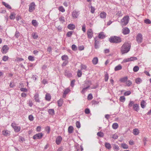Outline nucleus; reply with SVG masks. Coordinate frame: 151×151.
Listing matches in <instances>:
<instances>
[{"instance_id": "de8ad7c7", "label": "nucleus", "mask_w": 151, "mask_h": 151, "mask_svg": "<svg viewBox=\"0 0 151 151\" xmlns=\"http://www.w3.org/2000/svg\"><path fill=\"white\" fill-rule=\"evenodd\" d=\"M127 77H125L124 78H122L120 79V81L121 82H124L127 81Z\"/></svg>"}, {"instance_id": "393cba45", "label": "nucleus", "mask_w": 151, "mask_h": 151, "mask_svg": "<svg viewBox=\"0 0 151 151\" xmlns=\"http://www.w3.org/2000/svg\"><path fill=\"white\" fill-rule=\"evenodd\" d=\"M105 146V147L108 150L110 149L111 147V144L108 142H106Z\"/></svg>"}, {"instance_id": "4468645a", "label": "nucleus", "mask_w": 151, "mask_h": 151, "mask_svg": "<svg viewBox=\"0 0 151 151\" xmlns=\"http://www.w3.org/2000/svg\"><path fill=\"white\" fill-rule=\"evenodd\" d=\"M3 135L5 136H9L10 134V132L7 130H4L2 131Z\"/></svg>"}, {"instance_id": "9d476101", "label": "nucleus", "mask_w": 151, "mask_h": 151, "mask_svg": "<svg viewBox=\"0 0 151 151\" xmlns=\"http://www.w3.org/2000/svg\"><path fill=\"white\" fill-rule=\"evenodd\" d=\"M91 85V83L90 81H86L83 84V87L89 88Z\"/></svg>"}, {"instance_id": "3c124183", "label": "nucleus", "mask_w": 151, "mask_h": 151, "mask_svg": "<svg viewBox=\"0 0 151 151\" xmlns=\"http://www.w3.org/2000/svg\"><path fill=\"white\" fill-rule=\"evenodd\" d=\"M28 59L29 61H33L34 60V58L33 56L30 55L28 57Z\"/></svg>"}, {"instance_id": "7ed1b4c3", "label": "nucleus", "mask_w": 151, "mask_h": 151, "mask_svg": "<svg viewBox=\"0 0 151 151\" xmlns=\"http://www.w3.org/2000/svg\"><path fill=\"white\" fill-rule=\"evenodd\" d=\"M129 17L128 16H124L121 20V24L122 25L124 26L127 24L129 22Z\"/></svg>"}, {"instance_id": "5fc2aeb1", "label": "nucleus", "mask_w": 151, "mask_h": 151, "mask_svg": "<svg viewBox=\"0 0 151 151\" xmlns=\"http://www.w3.org/2000/svg\"><path fill=\"white\" fill-rule=\"evenodd\" d=\"M59 20L63 23L65 22L64 17L63 16H61L59 18Z\"/></svg>"}, {"instance_id": "423d86ee", "label": "nucleus", "mask_w": 151, "mask_h": 151, "mask_svg": "<svg viewBox=\"0 0 151 151\" xmlns=\"http://www.w3.org/2000/svg\"><path fill=\"white\" fill-rule=\"evenodd\" d=\"M11 126L13 128L15 132H18L20 131L21 129L20 127V126L16 125L15 123H12L11 124Z\"/></svg>"}, {"instance_id": "5701e85b", "label": "nucleus", "mask_w": 151, "mask_h": 151, "mask_svg": "<svg viewBox=\"0 0 151 151\" xmlns=\"http://www.w3.org/2000/svg\"><path fill=\"white\" fill-rule=\"evenodd\" d=\"M139 133V130L135 128L133 130V134L134 135H138Z\"/></svg>"}, {"instance_id": "4c0bfd02", "label": "nucleus", "mask_w": 151, "mask_h": 151, "mask_svg": "<svg viewBox=\"0 0 151 151\" xmlns=\"http://www.w3.org/2000/svg\"><path fill=\"white\" fill-rule=\"evenodd\" d=\"M32 24L35 27H37L38 25V23L37 21L35 20H33L32 21Z\"/></svg>"}, {"instance_id": "c03bdc74", "label": "nucleus", "mask_w": 151, "mask_h": 151, "mask_svg": "<svg viewBox=\"0 0 151 151\" xmlns=\"http://www.w3.org/2000/svg\"><path fill=\"white\" fill-rule=\"evenodd\" d=\"M116 15H117L118 17H120L123 15V14L121 11H118L117 12Z\"/></svg>"}, {"instance_id": "603ef678", "label": "nucleus", "mask_w": 151, "mask_h": 151, "mask_svg": "<svg viewBox=\"0 0 151 151\" xmlns=\"http://www.w3.org/2000/svg\"><path fill=\"white\" fill-rule=\"evenodd\" d=\"M97 135L100 137H102L104 136V133L101 132H99L97 133Z\"/></svg>"}, {"instance_id": "dca6fc26", "label": "nucleus", "mask_w": 151, "mask_h": 151, "mask_svg": "<svg viewBox=\"0 0 151 151\" xmlns=\"http://www.w3.org/2000/svg\"><path fill=\"white\" fill-rule=\"evenodd\" d=\"M34 98L36 102H40L39 99V95L38 93H36L35 94Z\"/></svg>"}, {"instance_id": "58836bf2", "label": "nucleus", "mask_w": 151, "mask_h": 151, "mask_svg": "<svg viewBox=\"0 0 151 151\" xmlns=\"http://www.w3.org/2000/svg\"><path fill=\"white\" fill-rule=\"evenodd\" d=\"M63 102V100L62 99H60L58 101V105L59 106H61Z\"/></svg>"}, {"instance_id": "a18cd8bd", "label": "nucleus", "mask_w": 151, "mask_h": 151, "mask_svg": "<svg viewBox=\"0 0 151 151\" xmlns=\"http://www.w3.org/2000/svg\"><path fill=\"white\" fill-rule=\"evenodd\" d=\"M139 68L138 66H135L133 68V70L134 72H137L138 71Z\"/></svg>"}, {"instance_id": "20e7f679", "label": "nucleus", "mask_w": 151, "mask_h": 151, "mask_svg": "<svg viewBox=\"0 0 151 151\" xmlns=\"http://www.w3.org/2000/svg\"><path fill=\"white\" fill-rule=\"evenodd\" d=\"M137 59V58L135 57H132L130 58L124 59L122 61V63H125L129 61H133L136 60Z\"/></svg>"}, {"instance_id": "0e129e2a", "label": "nucleus", "mask_w": 151, "mask_h": 151, "mask_svg": "<svg viewBox=\"0 0 151 151\" xmlns=\"http://www.w3.org/2000/svg\"><path fill=\"white\" fill-rule=\"evenodd\" d=\"M29 119L31 121H32L34 120V117L32 115H30L29 116Z\"/></svg>"}, {"instance_id": "680f3d73", "label": "nucleus", "mask_w": 151, "mask_h": 151, "mask_svg": "<svg viewBox=\"0 0 151 151\" xmlns=\"http://www.w3.org/2000/svg\"><path fill=\"white\" fill-rule=\"evenodd\" d=\"M87 68V67L86 65H84L82 64L81 66V70H86V68Z\"/></svg>"}, {"instance_id": "aec40b11", "label": "nucleus", "mask_w": 151, "mask_h": 151, "mask_svg": "<svg viewBox=\"0 0 151 151\" xmlns=\"http://www.w3.org/2000/svg\"><path fill=\"white\" fill-rule=\"evenodd\" d=\"M75 25L73 24H70L68 26V28L70 30H73L75 29Z\"/></svg>"}, {"instance_id": "9b49d317", "label": "nucleus", "mask_w": 151, "mask_h": 151, "mask_svg": "<svg viewBox=\"0 0 151 151\" xmlns=\"http://www.w3.org/2000/svg\"><path fill=\"white\" fill-rule=\"evenodd\" d=\"M97 37H95L94 38V46L95 48L96 49H98L99 47V41L97 40Z\"/></svg>"}, {"instance_id": "4be33fe9", "label": "nucleus", "mask_w": 151, "mask_h": 151, "mask_svg": "<svg viewBox=\"0 0 151 151\" xmlns=\"http://www.w3.org/2000/svg\"><path fill=\"white\" fill-rule=\"evenodd\" d=\"M135 82L137 84H139L142 82V80L140 78H138L135 79Z\"/></svg>"}, {"instance_id": "13d9d810", "label": "nucleus", "mask_w": 151, "mask_h": 151, "mask_svg": "<svg viewBox=\"0 0 151 151\" xmlns=\"http://www.w3.org/2000/svg\"><path fill=\"white\" fill-rule=\"evenodd\" d=\"M72 49L74 51H76L77 50V46L75 45H73L72 46Z\"/></svg>"}, {"instance_id": "72a5a7b5", "label": "nucleus", "mask_w": 151, "mask_h": 151, "mask_svg": "<svg viewBox=\"0 0 151 151\" xmlns=\"http://www.w3.org/2000/svg\"><path fill=\"white\" fill-rule=\"evenodd\" d=\"M98 37L100 39H103L105 37V36L103 32H101L99 34Z\"/></svg>"}, {"instance_id": "ea45409f", "label": "nucleus", "mask_w": 151, "mask_h": 151, "mask_svg": "<svg viewBox=\"0 0 151 151\" xmlns=\"http://www.w3.org/2000/svg\"><path fill=\"white\" fill-rule=\"evenodd\" d=\"M2 4L4 5L6 7L9 9H11V6L8 4L5 3V2H3Z\"/></svg>"}, {"instance_id": "c85d7f7f", "label": "nucleus", "mask_w": 151, "mask_h": 151, "mask_svg": "<svg viewBox=\"0 0 151 151\" xmlns=\"http://www.w3.org/2000/svg\"><path fill=\"white\" fill-rule=\"evenodd\" d=\"M68 132L69 133H73V126H70L68 128Z\"/></svg>"}, {"instance_id": "864d4df0", "label": "nucleus", "mask_w": 151, "mask_h": 151, "mask_svg": "<svg viewBox=\"0 0 151 151\" xmlns=\"http://www.w3.org/2000/svg\"><path fill=\"white\" fill-rule=\"evenodd\" d=\"M121 146L124 149H127L128 147V146L124 143L122 144L121 145Z\"/></svg>"}, {"instance_id": "a878e982", "label": "nucleus", "mask_w": 151, "mask_h": 151, "mask_svg": "<svg viewBox=\"0 0 151 151\" xmlns=\"http://www.w3.org/2000/svg\"><path fill=\"white\" fill-rule=\"evenodd\" d=\"M122 66L120 65L119 64L117 66L115 67L114 68V70L115 71H117L119 70H121L122 69Z\"/></svg>"}, {"instance_id": "2f4dec72", "label": "nucleus", "mask_w": 151, "mask_h": 151, "mask_svg": "<svg viewBox=\"0 0 151 151\" xmlns=\"http://www.w3.org/2000/svg\"><path fill=\"white\" fill-rule=\"evenodd\" d=\"M134 101H130L128 105V108H130L132 106H133V105H134Z\"/></svg>"}, {"instance_id": "c9c22d12", "label": "nucleus", "mask_w": 151, "mask_h": 151, "mask_svg": "<svg viewBox=\"0 0 151 151\" xmlns=\"http://www.w3.org/2000/svg\"><path fill=\"white\" fill-rule=\"evenodd\" d=\"M49 114L51 115H53L55 114L54 110L53 109H49L48 111Z\"/></svg>"}, {"instance_id": "b1692460", "label": "nucleus", "mask_w": 151, "mask_h": 151, "mask_svg": "<svg viewBox=\"0 0 151 151\" xmlns=\"http://www.w3.org/2000/svg\"><path fill=\"white\" fill-rule=\"evenodd\" d=\"M65 75L68 77H71L72 74L68 71L65 70Z\"/></svg>"}, {"instance_id": "8fccbe9b", "label": "nucleus", "mask_w": 151, "mask_h": 151, "mask_svg": "<svg viewBox=\"0 0 151 151\" xmlns=\"http://www.w3.org/2000/svg\"><path fill=\"white\" fill-rule=\"evenodd\" d=\"M9 58V57L7 56H4L2 58V60L4 61H7Z\"/></svg>"}, {"instance_id": "79ce46f5", "label": "nucleus", "mask_w": 151, "mask_h": 151, "mask_svg": "<svg viewBox=\"0 0 151 151\" xmlns=\"http://www.w3.org/2000/svg\"><path fill=\"white\" fill-rule=\"evenodd\" d=\"M88 88L87 87H83V88L81 92V93L83 94H84L86 92Z\"/></svg>"}, {"instance_id": "a19ab883", "label": "nucleus", "mask_w": 151, "mask_h": 151, "mask_svg": "<svg viewBox=\"0 0 151 151\" xmlns=\"http://www.w3.org/2000/svg\"><path fill=\"white\" fill-rule=\"evenodd\" d=\"M58 9L60 11L62 12H65V9L62 6H60L58 8Z\"/></svg>"}, {"instance_id": "473e14b6", "label": "nucleus", "mask_w": 151, "mask_h": 151, "mask_svg": "<svg viewBox=\"0 0 151 151\" xmlns=\"http://www.w3.org/2000/svg\"><path fill=\"white\" fill-rule=\"evenodd\" d=\"M32 36L35 39H37L38 37V35L36 32H33L32 34Z\"/></svg>"}, {"instance_id": "6ab92c4d", "label": "nucleus", "mask_w": 151, "mask_h": 151, "mask_svg": "<svg viewBox=\"0 0 151 151\" xmlns=\"http://www.w3.org/2000/svg\"><path fill=\"white\" fill-rule=\"evenodd\" d=\"M139 104H136L133 105V109L135 111H138L139 110Z\"/></svg>"}, {"instance_id": "37998d69", "label": "nucleus", "mask_w": 151, "mask_h": 151, "mask_svg": "<svg viewBox=\"0 0 151 151\" xmlns=\"http://www.w3.org/2000/svg\"><path fill=\"white\" fill-rule=\"evenodd\" d=\"M109 78V76L107 73H106L104 75V80L106 82L108 81Z\"/></svg>"}, {"instance_id": "f03ea898", "label": "nucleus", "mask_w": 151, "mask_h": 151, "mask_svg": "<svg viewBox=\"0 0 151 151\" xmlns=\"http://www.w3.org/2000/svg\"><path fill=\"white\" fill-rule=\"evenodd\" d=\"M109 41L111 43H118L121 42V39L119 37L114 36L109 38Z\"/></svg>"}, {"instance_id": "a211bd4d", "label": "nucleus", "mask_w": 151, "mask_h": 151, "mask_svg": "<svg viewBox=\"0 0 151 151\" xmlns=\"http://www.w3.org/2000/svg\"><path fill=\"white\" fill-rule=\"evenodd\" d=\"M70 90L68 88L66 89L64 91L63 97L65 98L66 97V95L70 91Z\"/></svg>"}, {"instance_id": "6e6d98bb", "label": "nucleus", "mask_w": 151, "mask_h": 151, "mask_svg": "<svg viewBox=\"0 0 151 151\" xmlns=\"http://www.w3.org/2000/svg\"><path fill=\"white\" fill-rule=\"evenodd\" d=\"M113 148L114 149L116 150H119V146L116 144H114L113 145Z\"/></svg>"}, {"instance_id": "412c9836", "label": "nucleus", "mask_w": 151, "mask_h": 151, "mask_svg": "<svg viewBox=\"0 0 151 151\" xmlns=\"http://www.w3.org/2000/svg\"><path fill=\"white\" fill-rule=\"evenodd\" d=\"M106 15V13L104 12H101L100 14V17L102 19L105 18Z\"/></svg>"}, {"instance_id": "e2e57ef3", "label": "nucleus", "mask_w": 151, "mask_h": 151, "mask_svg": "<svg viewBox=\"0 0 151 151\" xmlns=\"http://www.w3.org/2000/svg\"><path fill=\"white\" fill-rule=\"evenodd\" d=\"M93 98L92 95L91 94H89L88 96V100H91Z\"/></svg>"}, {"instance_id": "7c9ffc66", "label": "nucleus", "mask_w": 151, "mask_h": 151, "mask_svg": "<svg viewBox=\"0 0 151 151\" xmlns=\"http://www.w3.org/2000/svg\"><path fill=\"white\" fill-rule=\"evenodd\" d=\"M98 62V58L97 57L94 58L93 60H92V63L94 65L96 64Z\"/></svg>"}, {"instance_id": "774afa93", "label": "nucleus", "mask_w": 151, "mask_h": 151, "mask_svg": "<svg viewBox=\"0 0 151 151\" xmlns=\"http://www.w3.org/2000/svg\"><path fill=\"white\" fill-rule=\"evenodd\" d=\"M111 137H112V138L114 139H116L118 138V136L117 135V134H114L112 135Z\"/></svg>"}, {"instance_id": "f257e3e1", "label": "nucleus", "mask_w": 151, "mask_h": 151, "mask_svg": "<svg viewBox=\"0 0 151 151\" xmlns=\"http://www.w3.org/2000/svg\"><path fill=\"white\" fill-rule=\"evenodd\" d=\"M131 47L130 44L125 42L122 46L120 50L122 54L123 55L127 53L130 50Z\"/></svg>"}, {"instance_id": "338daca9", "label": "nucleus", "mask_w": 151, "mask_h": 151, "mask_svg": "<svg viewBox=\"0 0 151 151\" xmlns=\"http://www.w3.org/2000/svg\"><path fill=\"white\" fill-rule=\"evenodd\" d=\"M144 22L147 24H150L151 23V21L149 19H146L145 20Z\"/></svg>"}, {"instance_id": "39448f33", "label": "nucleus", "mask_w": 151, "mask_h": 151, "mask_svg": "<svg viewBox=\"0 0 151 151\" xmlns=\"http://www.w3.org/2000/svg\"><path fill=\"white\" fill-rule=\"evenodd\" d=\"M143 37L141 33H138L136 37V40L137 42L141 43L142 42Z\"/></svg>"}, {"instance_id": "bf43d9fd", "label": "nucleus", "mask_w": 151, "mask_h": 151, "mask_svg": "<svg viewBox=\"0 0 151 151\" xmlns=\"http://www.w3.org/2000/svg\"><path fill=\"white\" fill-rule=\"evenodd\" d=\"M131 94V91H126V92H125L124 93V95L125 96H127Z\"/></svg>"}, {"instance_id": "052dcab7", "label": "nucleus", "mask_w": 151, "mask_h": 151, "mask_svg": "<svg viewBox=\"0 0 151 151\" xmlns=\"http://www.w3.org/2000/svg\"><path fill=\"white\" fill-rule=\"evenodd\" d=\"M77 75L78 77H80L81 76L82 72L81 70H78L77 72Z\"/></svg>"}, {"instance_id": "09e8293b", "label": "nucleus", "mask_w": 151, "mask_h": 151, "mask_svg": "<svg viewBox=\"0 0 151 151\" xmlns=\"http://www.w3.org/2000/svg\"><path fill=\"white\" fill-rule=\"evenodd\" d=\"M132 81H131L130 80H128V81H127L126 82V84L127 85V86H131V85L132 84Z\"/></svg>"}, {"instance_id": "6e6552de", "label": "nucleus", "mask_w": 151, "mask_h": 151, "mask_svg": "<svg viewBox=\"0 0 151 151\" xmlns=\"http://www.w3.org/2000/svg\"><path fill=\"white\" fill-rule=\"evenodd\" d=\"M43 136V134L41 133H38L35 135L33 137L34 139H40L42 138Z\"/></svg>"}, {"instance_id": "0eeeda50", "label": "nucleus", "mask_w": 151, "mask_h": 151, "mask_svg": "<svg viewBox=\"0 0 151 151\" xmlns=\"http://www.w3.org/2000/svg\"><path fill=\"white\" fill-rule=\"evenodd\" d=\"M35 4L34 2H32L29 5V12H32L35 9Z\"/></svg>"}, {"instance_id": "ddd939ff", "label": "nucleus", "mask_w": 151, "mask_h": 151, "mask_svg": "<svg viewBox=\"0 0 151 151\" xmlns=\"http://www.w3.org/2000/svg\"><path fill=\"white\" fill-rule=\"evenodd\" d=\"M87 34L89 38L91 39L92 38L93 36V33L91 29H89L88 30Z\"/></svg>"}, {"instance_id": "bb28decb", "label": "nucleus", "mask_w": 151, "mask_h": 151, "mask_svg": "<svg viewBox=\"0 0 151 151\" xmlns=\"http://www.w3.org/2000/svg\"><path fill=\"white\" fill-rule=\"evenodd\" d=\"M51 99V96L50 94L49 93H47L45 97V100L48 101H50Z\"/></svg>"}, {"instance_id": "69168bd1", "label": "nucleus", "mask_w": 151, "mask_h": 151, "mask_svg": "<svg viewBox=\"0 0 151 151\" xmlns=\"http://www.w3.org/2000/svg\"><path fill=\"white\" fill-rule=\"evenodd\" d=\"M73 33V32L72 31H69L68 32L67 34V36L68 37H70L72 35Z\"/></svg>"}, {"instance_id": "f3484780", "label": "nucleus", "mask_w": 151, "mask_h": 151, "mask_svg": "<svg viewBox=\"0 0 151 151\" xmlns=\"http://www.w3.org/2000/svg\"><path fill=\"white\" fill-rule=\"evenodd\" d=\"M62 138L60 136L58 137L56 139V142L58 145H59L62 140Z\"/></svg>"}, {"instance_id": "cd10ccee", "label": "nucleus", "mask_w": 151, "mask_h": 151, "mask_svg": "<svg viewBox=\"0 0 151 151\" xmlns=\"http://www.w3.org/2000/svg\"><path fill=\"white\" fill-rule=\"evenodd\" d=\"M61 58L62 60L65 61H68V56L66 55H64L61 57Z\"/></svg>"}, {"instance_id": "2eb2a0df", "label": "nucleus", "mask_w": 151, "mask_h": 151, "mask_svg": "<svg viewBox=\"0 0 151 151\" xmlns=\"http://www.w3.org/2000/svg\"><path fill=\"white\" fill-rule=\"evenodd\" d=\"M122 32L124 35H127L129 32V30L127 27H124L122 29Z\"/></svg>"}, {"instance_id": "49530a36", "label": "nucleus", "mask_w": 151, "mask_h": 151, "mask_svg": "<svg viewBox=\"0 0 151 151\" xmlns=\"http://www.w3.org/2000/svg\"><path fill=\"white\" fill-rule=\"evenodd\" d=\"M119 100L121 102H124L125 101V98L124 96H121L120 97Z\"/></svg>"}, {"instance_id": "f704fd0d", "label": "nucleus", "mask_w": 151, "mask_h": 151, "mask_svg": "<svg viewBox=\"0 0 151 151\" xmlns=\"http://www.w3.org/2000/svg\"><path fill=\"white\" fill-rule=\"evenodd\" d=\"M112 128L113 129H117L118 127V125L117 123H115L113 124L112 125Z\"/></svg>"}, {"instance_id": "f8f14e48", "label": "nucleus", "mask_w": 151, "mask_h": 151, "mask_svg": "<svg viewBox=\"0 0 151 151\" xmlns=\"http://www.w3.org/2000/svg\"><path fill=\"white\" fill-rule=\"evenodd\" d=\"M79 14V12L74 10L72 12V16L73 18H77Z\"/></svg>"}, {"instance_id": "e433bc0d", "label": "nucleus", "mask_w": 151, "mask_h": 151, "mask_svg": "<svg viewBox=\"0 0 151 151\" xmlns=\"http://www.w3.org/2000/svg\"><path fill=\"white\" fill-rule=\"evenodd\" d=\"M10 18L11 19H14L15 18V14L14 13H12L10 16Z\"/></svg>"}, {"instance_id": "1a4fd4ad", "label": "nucleus", "mask_w": 151, "mask_h": 151, "mask_svg": "<svg viewBox=\"0 0 151 151\" xmlns=\"http://www.w3.org/2000/svg\"><path fill=\"white\" fill-rule=\"evenodd\" d=\"M9 49V47L6 45H4L1 50V52L3 54H5L7 52Z\"/></svg>"}, {"instance_id": "4d7b16f0", "label": "nucleus", "mask_w": 151, "mask_h": 151, "mask_svg": "<svg viewBox=\"0 0 151 151\" xmlns=\"http://www.w3.org/2000/svg\"><path fill=\"white\" fill-rule=\"evenodd\" d=\"M76 126L77 128H79L81 127V124L79 121H77L76 122Z\"/></svg>"}, {"instance_id": "c756f323", "label": "nucleus", "mask_w": 151, "mask_h": 151, "mask_svg": "<svg viewBox=\"0 0 151 151\" xmlns=\"http://www.w3.org/2000/svg\"><path fill=\"white\" fill-rule=\"evenodd\" d=\"M140 105L141 107L144 109L145 108L146 105V102L144 100H142L141 101L140 103Z\"/></svg>"}]
</instances>
